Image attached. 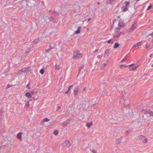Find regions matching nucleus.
<instances>
[{"instance_id":"nucleus-1","label":"nucleus","mask_w":153,"mask_h":153,"mask_svg":"<svg viewBox=\"0 0 153 153\" xmlns=\"http://www.w3.org/2000/svg\"><path fill=\"white\" fill-rule=\"evenodd\" d=\"M82 56V55L81 53L75 52L73 53V58L74 59H76L80 58Z\"/></svg>"},{"instance_id":"nucleus-2","label":"nucleus","mask_w":153,"mask_h":153,"mask_svg":"<svg viewBox=\"0 0 153 153\" xmlns=\"http://www.w3.org/2000/svg\"><path fill=\"white\" fill-rule=\"evenodd\" d=\"M138 139L142 140L143 143H146L148 141V140L146 137L143 135H140L138 136Z\"/></svg>"},{"instance_id":"nucleus-3","label":"nucleus","mask_w":153,"mask_h":153,"mask_svg":"<svg viewBox=\"0 0 153 153\" xmlns=\"http://www.w3.org/2000/svg\"><path fill=\"white\" fill-rule=\"evenodd\" d=\"M118 27L115 28V31L118 32L121 28L124 27V25L123 23L121 21H120L118 24Z\"/></svg>"},{"instance_id":"nucleus-4","label":"nucleus","mask_w":153,"mask_h":153,"mask_svg":"<svg viewBox=\"0 0 153 153\" xmlns=\"http://www.w3.org/2000/svg\"><path fill=\"white\" fill-rule=\"evenodd\" d=\"M63 146L65 147L68 148L70 145L69 141L68 140L64 141L62 143Z\"/></svg>"},{"instance_id":"nucleus-5","label":"nucleus","mask_w":153,"mask_h":153,"mask_svg":"<svg viewBox=\"0 0 153 153\" xmlns=\"http://www.w3.org/2000/svg\"><path fill=\"white\" fill-rule=\"evenodd\" d=\"M136 27V25L135 24H133L129 30V32H131Z\"/></svg>"},{"instance_id":"nucleus-6","label":"nucleus","mask_w":153,"mask_h":153,"mask_svg":"<svg viewBox=\"0 0 153 153\" xmlns=\"http://www.w3.org/2000/svg\"><path fill=\"white\" fill-rule=\"evenodd\" d=\"M143 44L142 42H140L134 44L132 46V48L137 47Z\"/></svg>"},{"instance_id":"nucleus-7","label":"nucleus","mask_w":153,"mask_h":153,"mask_svg":"<svg viewBox=\"0 0 153 153\" xmlns=\"http://www.w3.org/2000/svg\"><path fill=\"white\" fill-rule=\"evenodd\" d=\"M22 132H19V133H18L17 135H16V137L17 138L19 139L20 140H22Z\"/></svg>"},{"instance_id":"nucleus-8","label":"nucleus","mask_w":153,"mask_h":153,"mask_svg":"<svg viewBox=\"0 0 153 153\" xmlns=\"http://www.w3.org/2000/svg\"><path fill=\"white\" fill-rule=\"evenodd\" d=\"M25 96L28 99H30L32 97L31 94L29 92H27L25 94Z\"/></svg>"},{"instance_id":"nucleus-9","label":"nucleus","mask_w":153,"mask_h":153,"mask_svg":"<svg viewBox=\"0 0 153 153\" xmlns=\"http://www.w3.org/2000/svg\"><path fill=\"white\" fill-rule=\"evenodd\" d=\"M146 113L147 114H149L153 116V111L150 110L147 111L146 112Z\"/></svg>"},{"instance_id":"nucleus-10","label":"nucleus","mask_w":153,"mask_h":153,"mask_svg":"<svg viewBox=\"0 0 153 153\" xmlns=\"http://www.w3.org/2000/svg\"><path fill=\"white\" fill-rule=\"evenodd\" d=\"M129 4L130 3L129 2L126 1L124 2L125 5L124 6L128 8V7H130Z\"/></svg>"},{"instance_id":"nucleus-11","label":"nucleus","mask_w":153,"mask_h":153,"mask_svg":"<svg viewBox=\"0 0 153 153\" xmlns=\"http://www.w3.org/2000/svg\"><path fill=\"white\" fill-rule=\"evenodd\" d=\"M30 106V103L29 101H27L25 103V108H28Z\"/></svg>"},{"instance_id":"nucleus-12","label":"nucleus","mask_w":153,"mask_h":153,"mask_svg":"<svg viewBox=\"0 0 153 153\" xmlns=\"http://www.w3.org/2000/svg\"><path fill=\"white\" fill-rule=\"evenodd\" d=\"M93 125V123L92 122L90 123H88L86 125V126L88 128H89L90 127Z\"/></svg>"},{"instance_id":"nucleus-13","label":"nucleus","mask_w":153,"mask_h":153,"mask_svg":"<svg viewBox=\"0 0 153 153\" xmlns=\"http://www.w3.org/2000/svg\"><path fill=\"white\" fill-rule=\"evenodd\" d=\"M107 64V63H104L102 64L100 66V68L102 70L103 69Z\"/></svg>"},{"instance_id":"nucleus-14","label":"nucleus","mask_w":153,"mask_h":153,"mask_svg":"<svg viewBox=\"0 0 153 153\" xmlns=\"http://www.w3.org/2000/svg\"><path fill=\"white\" fill-rule=\"evenodd\" d=\"M123 9L124 12H125L128 10V8L124 6H123Z\"/></svg>"},{"instance_id":"nucleus-15","label":"nucleus","mask_w":153,"mask_h":153,"mask_svg":"<svg viewBox=\"0 0 153 153\" xmlns=\"http://www.w3.org/2000/svg\"><path fill=\"white\" fill-rule=\"evenodd\" d=\"M81 27L80 26H79L78 27L77 30L75 31V33L76 34H78L80 32V29H81Z\"/></svg>"},{"instance_id":"nucleus-16","label":"nucleus","mask_w":153,"mask_h":153,"mask_svg":"<svg viewBox=\"0 0 153 153\" xmlns=\"http://www.w3.org/2000/svg\"><path fill=\"white\" fill-rule=\"evenodd\" d=\"M55 68L56 69L59 70L60 68V65H59L56 64L55 65Z\"/></svg>"},{"instance_id":"nucleus-17","label":"nucleus","mask_w":153,"mask_h":153,"mask_svg":"<svg viewBox=\"0 0 153 153\" xmlns=\"http://www.w3.org/2000/svg\"><path fill=\"white\" fill-rule=\"evenodd\" d=\"M138 66H139L138 65L136 66H135V67H134L131 69H130V70L131 71H134L137 68V67H138Z\"/></svg>"},{"instance_id":"nucleus-18","label":"nucleus","mask_w":153,"mask_h":153,"mask_svg":"<svg viewBox=\"0 0 153 153\" xmlns=\"http://www.w3.org/2000/svg\"><path fill=\"white\" fill-rule=\"evenodd\" d=\"M49 120L47 118H45L42 121V122L44 123L45 122H48L49 121Z\"/></svg>"},{"instance_id":"nucleus-19","label":"nucleus","mask_w":153,"mask_h":153,"mask_svg":"<svg viewBox=\"0 0 153 153\" xmlns=\"http://www.w3.org/2000/svg\"><path fill=\"white\" fill-rule=\"evenodd\" d=\"M74 91L75 93V95H76L78 92V88H76L75 89H74Z\"/></svg>"},{"instance_id":"nucleus-20","label":"nucleus","mask_w":153,"mask_h":153,"mask_svg":"<svg viewBox=\"0 0 153 153\" xmlns=\"http://www.w3.org/2000/svg\"><path fill=\"white\" fill-rule=\"evenodd\" d=\"M59 131L58 130H55L54 131L53 134L55 135H57L59 134Z\"/></svg>"},{"instance_id":"nucleus-21","label":"nucleus","mask_w":153,"mask_h":153,"mask_svg":"<svg viewBox=\"0 0 153 153\" xmlns=\"http://www.w3.org/2000/svg\"><path fill=\"white\" fill-rule=\"evenodd\" d=\"M119 46V44L117 43H116L115 44L114 46V48H116Z\"/></svg>"},{"instance_id":"nucleus-22","label":"nucleus","mask_w":153,"mask_h":153,"mask_svg":"<svg viewBox=\"0 0 153 153\" xmlns=\"http://www.w3.org/2000/svg\"><path fill=\"white\" fill-rule=\"evenodd\" d=\"M127 56L126 55L125 57L121 61V63L123 62L127 58Z\"/></svg>"},{"instance_id":"nucleus-23","label":"nucleus","mask_w":153,"mask_h":153,"mask_svg":"<svg viewBox=\"0 0 153 153\" xmlns=\"http://www.w3.org/2000/svg\"><path fill=\"white\" fill-rule=\"evenodd\" d=\"M110 51V50L108 49H106L104 52V54H108L109 51Z\"/></svg>"},{"instance_id":"nucleus-24","label":"nucleus","mask_w":153,"mask_h":153,"mask_svg":"<svg viewBox=\"0 0 153 153\" xmlns=\"http://www.w3.org/2000/svg\"><path fill=\"white\" fill-rule=\"evenodd\" d=\"M120 68H126L127 67V65H121L120 66Z\"/></svg>"},{"instance_id":"nucleus-25","label":"nucleus","mask_w":153,"mask_h":153,"mask_svg":"<svg viewBox=\"0 0 153 153\" xmlns=\"http://www.w3.org/2000/svg\"><path fill=\"white\" fill-rule=\"evenodd\" d=\"M44 71L43 69H42L40 70V72L42 74H43L44 73Z\"/></svg>"},{"instance_id":"nucleus-26","label":"nucleus","mask_w":153,"mask_h":153,"mask_svg":"<svg viewBox=\"0 0 153 153\" xmlns=\"http://www.w3.org/2000/svg\"><path fill=\"white\" fill-rule=\"evenodd\" d=\"M102 55H98L97 56V58L99 59H101V57H102Z\"/></svg>"},{"instance_id":"nucleus-27","label":"nucleus","mask_w":153,"mask_h":153,"mask_svg":"<svg viewBox=\"0 0 153 153\" xmlns=\"http://www.w3.org/2000/svg\"><path fill=\"white\" fill-rule=\"evenodd\" d=\"M30 83H29L26 86V87L28 88L29 89H30V88L29 87V85H30Z\"/></svg>"},{"instance_id":"nucleus-28","label":"nucleus","mask_w":153,"mask_h":153,"mask_svg":"<svg viewBox=\"0 0 153 153\" xmlns=\"http://www.w3.org/2000/svg\"><path fill=\"white\" fill-rule=\"evenodd\" d=\"M150 46V45L149 44H146V47L147 48H148Z\"/></svg>"},{"instance_id":"nucleus-29","label":"nucleus","mask_w":153,"mask_h":153,"mask_svg":"<svg viewBox=\"0 0 153 153\" xmlns=\"http://www.w3.org/2000/svg\"><path fill=\"white\" fill-rule=\"evenodd\" d=\"M134 65V64H130V65H127V67H131V66H133Z\"/></svg>"},{"instance_id":"nucleus-30","label":"nucleus","mask_w":153,"mask_h":153,"mask_svg":"<svg viewBox=\"0 0 153 153\" xmlns=\"http://www.w3.org/2000/svg\"><path fill=\"white\" fill-rule=\"evenodd\" d=\"M151 8V5H150L147 8V10H149V9H150Z\"/></svg>"},{"instance_id":"nucleus-31","label":"nucleus","mask_w":153,"mask_h":153,"mask_svg":"<svg viewBox=\"0 0 153 153\" xmlns=\"http://www.w3.org/2000/svg\"><path fill=\"white\" fill-rule=\"evenodd\" d=\"M111 42V39L109 40H108V41H107V42L108 43H110Z\"/></svg>"},{"instance_id":"nucleus-32","label":"nucleus","mask_w":153,"mask_h":153,"mask_svg":"<svg viewBox=\"0 0 153 153\" xmlns=\"http://www.w3.org/2000/svg\"><path fill=\"white\" fill-rule=\"evenodd\" d=\"M91 18H89L88 20V21L89 22V21H91Z\"/></svg>"},{"instance_id":"nucleus-33","label":"nucleus","mask_w":153,"mask_h":153,"mask_svg":"<svg viewBox=\"0 0 153 153\" xmlns=\"http://www.w3.org/2000/svg\"><path fill=\"white\" fill-rule=\"evenodd\" d=\"M73 85H71L69 86V87H70V88H72V87H73Z\"/></svg>"},{"instance_id":"nucleus-34","label":"nucleus","mask_w":153,"mask_h":153,"mask_svg":"<svg viewBox=\"0 0 153 153\" xmlns=\"http://www.w3.org/2000/svg\"><path fill=\"white\" fill-rule=\"evenodd\" d=\"M60 109H61V107H60L59 106L58 107V109H57L58 110H60Z\"/></svg>"},{"instance_id":"nucleus-35","label":"nucleus","mask_w":153,"mask_h":153,"mask_svg":"<svg viewBox=\"0 0 153 153\" xmlns=\"http://www.w3.org/2000/svg\"><path fill=\"white\" fill-rule=\"evenodd\" d=\"M69 91H68H68H67L65 93V94H68V93Z\"/></svg>"},{"instance_id":"nucleus-36","label":"nucleus","mask_w":153,"mask_h":153,"mask_svg":"<svg viewBox=\"0 0 153 153\" xmlns=\"http://www.w3.org/2000/svg\"><path fill=\"white\" fill-rule=\"evenodd\" d=\"M152 54H151V55H150L149 56H150V57H152Z\"/></svg>"},{"instance_id":"nucleus-37","label":"nucleus","mask_w":153,"mask_h":153,"mask_svg":"<svg viewBox=\"0 0 153 153\" xmlns=\"http://www.w3.org/2000/svg\"><path fill=\"white\" fill-rule=\"evenodd\" d=\"M71 89V88H70L69 87V88H68V91H69L70 90V89Z\"/></svg>"},{"instance_id":"nucleus-38","label":"nucleus","mask_w":153,"mask_h":153,"mask_svg":"<svg viewBox=\"0 0 153 153\" xmlns=\"http://www.w3.org/2000/svg\"><path fill=\"white\" fill-rule=\"evenodd\" d=\"M31 93L33 94L34 93V92L33 91H31Z\"/></svg>"},{"instance_id":"nucleus-39","label":"nucleus","mask_w":153,"mask_h":153,"mask_svg":"<svg viewBox=\"0 0 153 153\" xmlns=\"http://www.w3.org/2000/svg\"><path fill=\"white\" fill-rule=\"evenodd\" d=\"M85 89H86V88H83V91L85 90Z\"/></svg>"},{"instance_id":"nucleus-40","label":"nucleus","mask_w":153,"mask_h":153,"mask_svg":"<svg viewBox=\"0 0 153 153\" xmlns=\"http://www.w3.org/2000/svg\"><path fill=\"white\" fill-rule=\"evenodd\" d=\"M97 51H98V50H96L95 51V52H97Z\"/></svg>"},{"instance_id":"nucleus-41","label":"nucleus","mask_w":153,"mask_h":153,"mask_svg":"<svg viewBox=\"0 0 153 153\" xmlns=\"http://www.w3.org/2000/svg\"><path fill=\"white\" fill-rule=\"evenodd\" d=\"M87 30H89V28H87Z\"/></svg>"},{"instance_id":"nucleus-42","label":"nucleus","mask_w":153,"mask_h":153,"mask_svg":"<svg viewBox=\"0 0 153 153\" xmlns=\"http://www.w3.org/2000/svg\"><path fill=\"white\" fill-rule=\"evenodd\" d=\"M98 4H100V2H98Z\"/></svg>"},{"instance_id":"nucleus-43","label":"nucleus","mask_w":153,"mask_h":153,"mask_svg":"<svg viewBox=\"0 0 153 153\" xmlns=\"http://www.w3.org/2000/svg\"><path fill=\"white\" fill-rule=\"evenodd\" d=\"M38 41H37L36 42H35L36 43L37 42H38Z\"/></svg>"},{"instance_id":"nucleus-44","label":"nucleus","mask_w":153,"mask_h":153,"mask_svg":"<svg viewBox=\"0 0 153 153\" xmlns=\"http://www.w3.org/2000/svg\"><path fill=\"white\" fill-rule=\"evenodd\" d=\"M152 35H153V32L152 33Z\"/></svg>"},{"instance_id":"nucleus-45","label":"nucleus","mask_w":153,"mask_h":153,"mask_svg":"<svg viewBox=\"0 0 153 153\" xmlns=\"http://www.w3.org/2000/svg\"><path fill=\"white\" fill-rule=\"evenodd\" d=\"M113 43V42H111V43H112V44Z\"/></svg>"}]
</instances>
